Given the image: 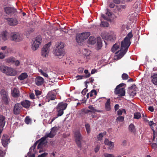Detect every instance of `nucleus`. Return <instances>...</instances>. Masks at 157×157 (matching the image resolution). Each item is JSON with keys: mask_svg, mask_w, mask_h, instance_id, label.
Masks as SVG:
<instances>
[{"mask_svg": "<svg viewBox=\"0 0 157 157\" xmlns=\"http://www.w3.org/2000/svg\"><path fill=\"white\" fill-rule=\"evenodd\" d=\"M44 79L41 76H38L35 78V83L37 86H41L44 84Z\"/></svg>", "mask_w": 157, "mask_h": 157, "instance_id": "obj_12", "label": "nucleus"}, {"mask_svg": "<svg viewBox=\"0 0 157 157\" xmlns=\"http://www.w3.org/2000/svg\"><path fill=\"white\" fill-rule=\"evenodd\" d=\"M10 138L9 136L5 134L3 135L2 139V143L4 147L7 146V144L10 143Z\"/></svg>", "mask_w": 157, "mask_h": 157, "instance_id": "obj_9", "label": "nucleus"}, {"mask_svg": "<svg viewBox=\"0 0 157 157\" xmlns=\"http://www.w3.org/2000/svg\"><path fill=\"white\" fill-rule=\"evenodd\" d=\"M64 44L63 42H59L56 45V47L54 51V54L56 56H62L64 52Z\"/></svg>", "mask_w": 157, "mask_h": 157, "instance_id": "obj_2", "label": "nucleus"}, {"mask_svg": "<svg viewBox=\"0 0 157 157\" xmlns=\"http://www.w3.org/2000/svg\"><path fill=\"white\" fill-rule=\"evenodd\" d=\"M97 48L98 49H99L102 47V43L101 38H98L97 40Z\"/></svg>", "mask_w": 157, "mask_h": 157, "instance_id": "obj_35", "label": "nucleus"}, {"mask_svg": "<svg viewBox=\"0 0 157 157\" xmlns=\"http://www.w3.org/2000/svg\"><path fill=\"white\" fill-rule=\"evenodd\" d=\"M6 154V152L4 150H3L2 147H0V156L3 157Z\"/></svg>", "mask_w": 157, "mask_h": 157, "instance_id": "obj_47", "label": "nucleus"}, {"mask_svg": "<svg viewBox=\"0 0 157 157\" xmlns=\"http://www.w3.org/2000/svg\"><path fill=\"white\" fill-rule=\"evenodd\" d=\"M5 12L8 14H12L16 11V10L13 7H6L4 8Z\"/></svg>", "mask_w": 157, "mask_h": 157, "instance_id": "obj_16", "label": "nucleus"}, {"mask_svg": "<svg viewBox=\"0 0 157 157\" xmlns=\"http://www.w3.org/2000/svg\"><path fill=\"white\" fill-rule=\"evenodd\" d=\"M124 117L122 116H119L116 119L117 122H122L124 120Z\"/></svg>", "mask_w": 157, "mask_h": 157, "instance_id": "obj_42", "label": "nucleus"}, {"mask_svg": "<svg viewBox=\"0 0 157 157\" xmlns=\"http://www.w3.org/2000/svg\"><path fill=\"white\" fill-rule=\"evenodd\" d=\"M101 25L103 26L107 27L108 26V24L106 21H101Z\"/></svg>", "mask_w": 157, "mask_h": 157, "instance_id": "obj_50", "label": "nucleus"}, {"mask_svg": "<svg viewBox=\"0 0 157 157\" xmlns=\"http://www.w3.org/2000/svg\"><path fill=\"white\" fill-rule=\"evenodd\" d=\"M11 94L13 97L17 98L20 95V92L17 88L16 87L11 88Z\"/></svg>", "mask_w": 157, "mask_h": 157, "instance_id": "obj_17", "label": "nucleus"}, {"mask_svg": "<svg viewBox=\"0 0 157 157\" xmlns=\"http://www.w3.org/2000/svg\"><path fill=\"white\" fill-rule=\"evenodd\" d=\"M133 35L131 32H129L127 36L124 38L121 43V49L119 51L117 52V59L121 58L127 52L128 48L130 45V39L132 37Z\"/></svg>", "mask_w": 157, "mask_h": 157, "instance_id": "obj_1", "label": "nucleus"}, {"mask_svg": "<svg viewBox=\"0 0 157 157\" xmlns=\"http://www.w3.org/2000/svg\"><path fill=\"white\" fill-rule=\"evenodd\" d=\"M96 42V39L93 36H90L89 39L88 43L90 44H94Z\"/></svg>", "mask_w": 157, "mask_h": 157, "instance_id": "obj_33", "label": "nucleus"}, {"mask_svg": "<svg viewBox=\"0 0 157 157\" xmlns=\"http://www.w3.org/2000/svg\"><path fill=\"white\" fill-rule=\"evenodd\" d=\"M2 40H6L9 38V35L8 32L6 31L2 32L1 34Z\"/></svg>", "mask_w": 157, "mask_h": 157, "instance_id": "obj_20", "label": "nucleus"}, {"mask_svg": "<svg viewBox=\"0 0 157 157\" xmlns=\"http://www.w3.org/2000/svg\"><path fill=\"white\" fill-rule=\"evenodd\" d=\"M82 53L85 56H87L90 54V50L84 49L82 50Z\"/></svg>", "mask_w": 157, "mask_h": 157, "instance_id": "obj_36", "label": "nucleus"}, {"mask_svg": "<svg viewBox=\"0 0 157 157\" xmlns=\"http://www.w3.org/2000/svg\"><path fill=\"white\" fill-rule=\"evenodd\" d=\"M90 35L89 32L83 33L76 34V38L77 41L80 43L86 40Z\"/></svg>", "mask_w": 157, "mask_h": 157, "instance_id": "obj_4", "label": "nucleus"}, {"mask_svg": "<svg viewBox=\"0 0 157 157\" xmlns=\"http://www.w3.org/2000/svg\"><path fill=\"white\" fill-rule=\"evenodd\" d=\"M84 72L86 74V75L84 76L85 78H87L89 77L90 76V74L88 70H85Z\"/></svg>", "mask_w": 157, "mask_h": 157, "instance_id": "obj_49", "label": "nucleus"}, {"mask_svg": "<svg viewBox=\"0 0 157 157\" xmlns=\"http://www.w3.org/2000/svg\"><path fill=\"white\" fill-rule=\"evenodd\" d=\"M85 126L87 133L89 134L90 131V125L89 124H86Z\"/></svg>", "mask_w": 157, "mask_h": 157, "instance_id": "obj_46", "label": "nucleus"}, {"mask_svg": "<svg viewBox=\"0 0 157 157\" xmlns=\"http://www.w3.org/2000/svg\"><path fill=\"white\" fill-rule=\"evenodd\" d=\"M31 120L28 117H26L25 119V122L27 124H29L31 122Z\"/></svg>", "mask_w": 157, "mask_h": 157, "instance_id": "obj_52", "label": "nucleus"}, {"mask_svg": "<svg viewBox=\"0 0 157 157\" xmlns=\"http://www.w3.org/2000/svg\"><path fill=\"white\" fill-rule=\"evenodd\" d=\"M5 123V117L2 115H0V127L2 129L4 126Z\"/></svg>", "mask_w": 157, "mask_h": 157, "instance_id": "obj_26", "label": "nucleus"}, {"mask_svg": "<svg viewBox=\"0 0 157 157\" xmlns=\"http://www.w3.org/2000/svg\"><path fill=\"white\" fill-rule=\"evenodd\" d=\"M57 128L53 127L52 128L51 131L49 133H46L45 134L46 137L52 138L56 135L57 132Z\"/></svg>", "mask_w": 157, "mask_h": 157, "instance_id": "obj_13", "label": "nucleus"}, {"mask_svg": "<svg viewBox=\"0 0 157 157\" xmlns=\"http://www.w3.org/2000/svg\"><path fill=\"white\" fill-rule=\"evenodd\" d=\"M22 109V106L21 104L19 103L16 104L13 109V113L15 115L18 114L21 112Z\"/></svg>", "mask_w": 157, "mask_h": 157, "instance_id": "obj_7", "label": "nucleus"}, {"mask_svg": "<svg viewBox=\"0 0 157 157\" xmlns=\"http://www.w3.org/2000/svg\"><path fill=\"white\" fill-rule=\"evenodd\" d=\"M90 93V95L91 97H92L94 95H96L97 94L96 91L95 90H92Z\"/></svg>", "mask_w": 157, "mask_h": 157, "instance_id": "obj_41", "label": "nucleus"}, {"mask_svg": "<svg viewBox=\"0 0 157 157\" xmlns=\"http://www.w3.org/2000/svg\"><path fill=\"white\" fill-rule=\"evenodd\" d=\"M6 74L8 75L15 76L16 75L17 73L13 68L8 67Z\"/></svg>", "mask_w": 157, "mask_h": 157, "instance_id": "obj_19", "label": "nucleus"}, {"mask_svg": "<svg viewBox=\"0 0 157 157\" xmlns=\"http://www.w3.org/2000/svg\"><path fill=\"white\" fill-rule=\"evenodd\" d=\"M5 57V54L0 51V59H3Z\"/></svg>", "mask_w": 157, "mask_h": 157, "instance_id": "obj_53", "label": "nucleus"}, {"mask_svg": "<svg viewBox=\"0 0 157 157\" xmlns=\"http://www.w3.org/2000/svg\"><path fill=\"white\" fill-rule=\"evenodd\" d=\"M148 124L151 127L155 124V123H154L153 121H149Z\"/></svg>", "mask_w": 157, "mask_h": 157, "instance_id": "obj_63", "label": "nucleus"}, {"mask_svg": "<svg viewBox=\"0 0 157 157\" xmlns=\"http://www.w3.org/2000/svg\"><path fill=\"white\" fill-rule=\"evenodd\" d=\"M83 77L85 78V77L83 75H77L76 76V78H77V80H78L82 79L83 78Z\"/></svg>", "mask_w": 157, "mask_h": 157, "instance_id": "obj_58", "label": "nucleus"}, {"mask_svg": "<svg viewBox=\"0 0 157 157\" xmlns=\"http://www.w3.org/2000/svg\"><path fill=\"white\" fill-rule=\"evenodd\" d=\"M15 58L13 57H10L7 58L5 61L6 62L10 63H13L15 61Z\"/></svg>", "mask_w": 157, "mask_h": 157, "instance_id": "obj_32", "label": "nucleus"}, {"mask_svg": "<svg viewBox=\"0 0 157 157\" xmlns=\"http://www.w3.org/2000/svg\"><path fill=\"white\" fill-rule=\"evenodd\" d=\"M106 15L108 16V17H106L103 14H101V16L104 19L107 20V21H110V17L112 16V13L111 12L109 11L108 9H107V12L106 13Z\"/></svg>", "mask_w": 157, "mask_h": 157, "instance_id": "obj_21", "label": "nucleus"}, {"mask_svg": "<svg viewBox=\"0 0 157 157\" xmlns=\"http://www.w3.org/2000/svg\"><path fill=\"white\" fill-rule=\"evenodd\" d=\"M11 38L12 40L16 42H19L22 40V38L20 35L17 33H12Z\"/></svg>", "mask_w": 157, "mask_h": 157, "instance_id": "obj_8", "label": "nucleus"}, {"mask_svg": "<svg viewBox=\"0 0 157 157\" xmlns=\"http://www.w3.org/2000/svg\"><path fill=\"white\" fill-rule=\"evenodd\" d=\"M8 68V67L7 66L1 65L0 66V70L2 72L6 74Z\"/></svg>", "mask_w": 157, "mask_h": 157, "instance_id": "obj_34", "label": "nucleus"}, {"mask_svg": "<svg viewBox=\"0 0 157 157\" xmlns=\"http://www.w3.org/2000/svg\"><path fill=\"white\" fill-rule=\"evenodd\" d=\"M9 24L10 25H15L18 24L16 19L8 18L7 19Z\"/></svg>", "mask_w": 157, "mask_h": 157, "instance_id": "obj_24", "label": "nucleus"}, {"mask_svg": "<svg viewBox=\"0 0 157 157\" xmlns=\"http://www.w3.org/2000/svg\"><path fill=\"white\" fill-rule=\"evenodd\" d=\"M99 147V146L98 145L95 147L94 149V151L95 152H97L98 151Z\"/></svg>", "mask_w": 157, "mask_h": 157, "instance_id": "obj_62", "label": "nucleus"}, {"mask_svg": "<svg viewBox=\"0 0 157 157\" xmlns=\"http://www.w3.org/2000/svg\"><path fill=\"white\" fill-rule=\"evenodd\" d=\"M21 105L22 106L24 107L25 108H27L30 106V102L27 100H25V101H23L21 102Z\"/></svg>", "mask_w": 157, "mask_h": 157, "instance_id": "obj_28", "label": "nucleus"}, {"mask_svg": "<svg viewBox=\"0 0 157 157\" xmlns=\"http://www.w3.org/2000/svg\"><path fill=\"white\" fill-rule=\"evenodd\" d=\"M58 117H53L52 118H50V120L48 121V123L49 124H51L52 122Z\"/></svg>", "mask_w": 157, "mask_h": 157, "instance_id": "obj_57", "label": "nucleus"}, {"mask_svg": "<svg viewBox=\"0 0 157 157\" xmlns=\"http://www.w3.org/2000/svg\"><path fill=\"white\" fill-rule=\"evenodd\" d=\"M87 90L86 89V88H85L82 92V94L83 95H85L86 94V93L87 91Z\"/></svg>", "mask_w": 157, "mask_h": 157, "instance_id": "obj_64", "label": "nucleus"}, {"mask_svg": "<svg viewBox=\"0 0 157 157\" xmlns=\"http://www.w3.org/2000/svg\"><path fill=\"white\" fill-rule=\"evenodd\" d=\"M151 77L152 79L153 83L155 85H157V73H153L152 74Z\"/></svg>", "mask_w": 157, "mask_h": 157, "instance_id": "obj_25", "label": "nucleus"}, {"mask_svg": "<svg viewBox=\"0 0 157 157\" xmlns=\"http://www.w3.org/2000/svg\"><path fill=\"white\" fill-rule=\"evenodd\" d=\"M41 41L42 39L41 37H37L34 41L33 40V43L32 46V49L33 51L36 50L38 48Z\"/></svg>", "mask_w": 157, "mask_h": 157, "instance_id": "obj_6", "label": "nucleus"}, {"mask_svg": "<svg viewBox=\"0 0 157 157\" xmlns=\"http://www.w3.org/2000/svg\"><path fill=\"white\" fill-rule=\"evenodd\" d=\"M0 93L2 99L3 101L6 104H8L9 102V101L6 92L4 90H1Z\"/></svg>", "mask_w": 157, "mask_h": 157, "instance_id": "obj_15", "label": "nucleus"}, {"mask_svg": "<svg viewBox=\"0 0 157 157\" xmlns=\"http://www.w3.org/2000/svg\"><path fill=\"white\" fill-rule=\"evenodd\" d=\"M15 65L17 66H18L20 63V62L18 60H16V59H15V61H14V63Z\"/></svg>", "mask_w": 157, "mask_h": 157, "instance_id": "obj_61", "label": "nucleus"}, {"mask_svg": "<svg viewBox=\"0 0 157 157\" xmlns=\"http://www.w3.org/2000/svg\"><path fill=\"white\" fill-rule=\"evenodd\" d=\"M57 111L58 112L57 116H62L63 113V110L57 108Z\"/></svg>", "mask_w": 157, "mask_h": 157, "instance_id": "obj_45", "label": "nucleus"}, {"mask_svg": "<svg viewBox=\"0 0 157 157\" xmlns=\"http://www.w3.org/2000/svg\"><path fill=\"white\" fill-rule=\"evenodd\" d=\"M129 130L132 132L134 133L135 131V128L134 125L133 124H131L129 126Z\"/></svg>", "mask_w": 157, "mask_h": 157, "instance_id": "obj_37", "label": "nucleus"}, {"mask_svg": "<svg viewBox=\"0 0 157 157\" xmlns=\"http://www.w3.org/2000/svg\"><path fill=\"white\" fill-rule=\"evenodd\" d=\"M151 146L154 149H156L157 148V145L156 143H153L151 144Z\"/></svg>", "mask_w": 157, "mask_h": 157, "instance_id": "obj_56", "label": "nucleus"}, {"mask_svg": "<svg viewBox=\"0 0 157 157\" xmlns=\"http://www.w3.org/2000/svg\"><path fill=\"white\" fill-rule=\"evenodd\" d=\"M67 105V103L61 102L59 103L57 108L64 110L66 108Z\"/></svg>", "mask_w": 157, "mask_h": 157, "instance_id": "obj_22", "label": "nucleus"}, {"mask_svg": "<svg viewBox=\"0 0 157 157\" xmlns=\"http://www.w3.org/2000/svg\"><path fill=\"white\" fill-rule=\"evenodd\" d=\"M116 38V35L113 32H110L106 34V39L109 40H114Z\"/></svg>", "mask_w": 157, "mask_h": 157, "instance_id": "obj_18", "label": "nucleus"}, {"mask_svg": "<svg viewBox=\"0 0 157 157\" xmlns=\"http://www.w3.org/2000/svg\"><path fill=\"white\" fill-rule=\"evenodd\" d=\"M75 141L77 145L81 147L80 141L81 139V135L79 131H76L75 134Z\"/></svg>", "mask_w": 157, "mask_h": 157, "instance_id": "obj_10", "label": "nucleus"}, {"mask_svg": "<svg viewBox=\"0 0 157 157\" xmlns=\"http://www.w3.org/2000/svg\"><path fill=\"white\" fill-rule=\"evenodd\" d=\"M10 49L8 48L6 50L4 51V52H3V53L5 54V57L6 56H7L8 54H9L10 52Z\"/></svg>", "mask_w": 157, "mask_h": 157, "instance_id": "obj_51", "label": "nucleus"}, {"mask_svg": "<svg viewBox=\"0 0 157 157\" xmlns=\"http://www.w3.org/2000/svg\"><path fill=\"white\" fill-rule=\"evenodd\" d=\"M35 94L37 96H38L41 94V92L38 90H35Z\"/></svg>", "mask_w": 157, "mask_h": 157, "instance_id": "obj_55", "label": "nucleus"}, {"mask_svg": "<svg viewBox=\"0 0 157 157\" xmlns=\"http://www.w3.org/2000/svg\"><path fill=\"white\" fill-rule=\"evenodd\" d=\"M38 71L44 76L47 78H48V75L42 69H39Z\"/></svg>", "mask_w": 157, "mask_h": 157, "instance_id": "obj_38", "label": "nucleus"}, {"mask_svg": "<svg viewBox=\"0 0 157 157\" xmlns=\"http://www.w3.org/2000/svg\"><path fill=\"white\" fill-rule=\"evenodd\" d=\"M83 70L84 69L83 68L81 67L79 68L78 69V72L79 74H81L83 72Z\"/></svg>", "mask_w": 157, "mask_h": 157, "instance_id": "obj_59", "label": "nucleus"}, {"mask_svg": "<svg viewBox=\"0 0 157 157\" xmlns=\"http://www.w3.org/2000/svg\"><path fill=\"white\" fill-rule=\"evenodd\" d=\"M125 84L123 83H121L117 86L114 91V93L116 94H119L121 96H124L125 94V90L124 88L122 87Z\"/></svg>", "mask_w": 157, "mask_h": 157, "instance_id": "obj_3", "label": "nucleus"}, {"mask_svg": "<svg viewBox=\"0 0 157 157\" xmlns=\"http://www.w3.org/2000/svg\"><path fill=\"white\" fill-rule=\"evenodd\" d=\"M123 112L125 113H126V111L124 109H120L117 111V114L118 115H121Z\"/></svg>", "mask_w": 157, "mask_h": 157, "instance_id": "obj_48", "label": "nucleus"}, {"mask_svg": "<svg viewBox=\"0 0 157 157\" xmlns=\"http://www.w3.org/2000/svg\"><path fill=\"white\" fill-rule=\"evenodd\" d=\"M28 76V75L26 73H23L18 76V78L19 80H22L26 78Z\"/></svg>", "mask_w": 157, "mask_h": 157, "instance_id": "obj_29", "label": "nucleus"}, {"mask_svg": "<svg viewBox=\"0 0 157 157\" xmlns=\"http://www.w3.org/2000/svg\"><path fill=\"white\" fill-rule=\"evenodd\" d=\"M88 108L90 109V112L95 113L96 112H101V111L99 110L96 109L93 105H90L88 106Z\"/></svg>", "mask_w": 157, "mask_h": 157, "instance_id": "obj_30", "label": "nucleus"}, {"mask_svg": "<svg viewBox=\"0 0 157 157\" xmlns=\"http://www.w3.org/2000/svg\"><path fill=\"white\" fill-rule=\"evenodd\" d=\"M122 78L124 80H126L128 79L129 76L126 73H123L122 75Z\"/></svg>", "mask_w": 157, "mask_h": 157, "instance_id": "obj_44", "label": "nucleus"}, {"mask_svg": "<svg viewBox=\"0 0 157 157\" xmlns=\"http://www.w3.org/2000/svg\"><path fill=\"white\" fill-rule=\"evenodd\" d=\"M105 135V134L104 133H99L97 136L98 139L99 140H101Z\"/></svg>", "mask_w": 157, "mask_h": 157, "instance_id": "obj_43", "label": "nucleus"}, {"mask_svg": "<svg viewBox=\"0 0 157 157\" xmlns=\"http://www.w3.org/2000/svg\"><path fill=\"white\" fill-rule=\"evenodd\" d=\"M105 108L107 111H109L111 109L110 100V99H108L105 103Z\"/></svg>", "mask_w": 157, "mask_h": 157, "instance_id": "obj_31", "label": "nucleus"}, {"mask_svg": "<svg viewBox=\"0 0 157 157\" xmlns=\"http://www.w3.org/2000/svg\"><path fill=\"white\" fill-rule=\"evenodd\" d=\"M104 155L105 157H114L113 155L112 154L105 153Z\"/></svg>", "mask_w": 157, "mask_h": 157, "instance_id": "obj_54", "label": "nucleus"}, {"mask_svg": "<svg viewBox=\"0 0 157 157\" xmlns=\"http://www.w3.org/2000/svg\"><path fill=\"white\" fill-rule=\"evenodd\" d=\"M46 97L47 101L49 102L50 100H55L56 98V95L53 92L50 91L48 93Z\"/></svg>", "mask_w": 157, "mask_h": 157, "instance_id": "obj_14", "label": "nucleus"}, {"mask_svg": "<svg viewBox=\"0 0 157 157\" xmlns=\"http://www.w3.org/2000/svg\"><path fill=\"white\" fill-rule=\"evenodd\" d=\"M104 143L105 145H107L109 146V149H112L113 147V143L111 141H109L108 140L105 139L104 140Z\"/></svg>", "mask_w": 157, "mask_h": 157, "instance_id": "obj_27", "label": "nucleus"}, {"mask_svg": "<svg viewBox=\"0 0 157 157\" xmlns=\"http://www.w3.org/2000/svg\"><path fill=\"white\" fill-rule=\"evenodd\" d=\"M47 155V153L45 152L40 155H39L38 157H45Z\"/></svg>", "mask_w": 157, "mask_h": 157, "instance_id": "obj_60", "label": "nucleus"}, {"mask_svg": "<svg viewBox=\"0 0 157 157\" xmlns=\"http://www.w3.org/2000/svg\"><path fill=\"white\" fill-rule=\"evenodd\" d=\"M119 48V46L117 44H115L113 46L111 50L113 52H115L117 49Z\"/></svg>", "mask_w": 157, "mask_h": 157, "instance_id": "obj_39", "label": "nucleus"}, {"mask_svg": "<svg viewBox=\"0 0 157 157\" xmlns=\"http://www.w3.org/2000/svg\"><path fill=\"white\" fill-rule=\"evenodd\" d=\"M37 143L36 142L35 143L34 145L32 146L30 148L29 151L27 155L29 157H35V149Z\"/></svg>", "mask_w": 157, "mask_h": 157, "instance_id": "obj_11", "label": "nucleus"}, {"mask_svg": "<svg viewBox=\"0 0 157 157\" xmlns=\"http://www.w3.org/2000/svg\"><path fill=\"white\" fill-rule=\"evenodd\" d=\"M141 117L140 113L139 112L136 113L134 114V118L137 119H140Z\"/></svg>", "mask_w": 157, "mask_h": 157, "instance_id": "obj_40", "label": "nucleus"}, {"mask_svg": "<svg viewBox=\"0 0 157 157\" xmlns=\"http://www.w3.org/2000/svg\"><path fill=\"white\" fill-rule=\"evenodd\" d=\"M51 45V43L49 42L44 45L41 51V55L44 57H46L48 56L49 52V47Z\"/></svg>", "mask_w": 157, "mask_h": 157, "instance_id": "obj_5", "label": "nucleus"}, {"mask_svg": "<svg viewBox=\"0 0 157 157\" xmlns=\"http://www.w3.org/2000/svg\"><path fill=\"white\" fill-rule=\"evenodd\" d=\"M47 137H46V136L45 135L44 137L41 138L39 141V144L37 146V148L40 149L41 148L43 145L44 144V141L46 140V138Z\"/></svg>", "mask_w": 157, "mask_h": 157, "instance_id": "obj_23", "label": "nucleus"}]
</instances>
